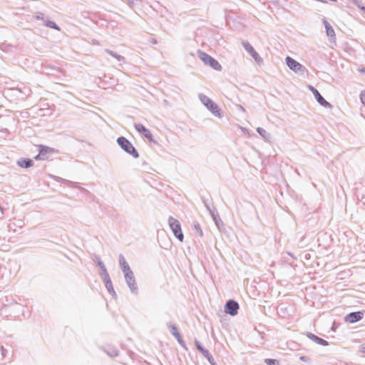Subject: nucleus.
<instances>
[{
    "mask_svg": "<svg viewBox=\"0 0 365 365\" xmlns=\"http://www.w3.org/2000/svg\"><path fill=\"white\" fill-rule=\"evenodd\" d=\"M198 56L200 59L205 64L212 67L213 69L216 71H221L222 66L219 63V62L215 60L214 58L208 55L207 53L198 51Z\"/></svg>",
    "mask_w": 365,
    "mask_h": 365,
    "instance_id": "obj_1",
    "label": "nucleus"
},
{
    "mask_svg": "<svg viewBox=\"0 0 365 365\" xmlns=\"http://www.w3.org/2000/svg\"><path fill=\"white\" fill-rule=\"evenodd\" d=\"M168 223L175 236L179 240L180 242H182L184 240V235L182 232L180 222L174 217H169Z\"/></svg>",
    "mask_w": 365,
    "mask_h": 365,
    "instance_id": "obj_2",
    "label": "nucleus"
},
{
    "mask_svg": "<svg viewBox=\"0 0 365 365\" xmlns=\"http://www.w3.org/2000/svg\"><path fill=\"white\" fill-rule=\"evenodd\" d=\"M202 103L216 116L221 117L220 109L218 106L206 96H201Z\"/></svg>",
    "mask_w": 365,
    "mask_h": 365,
    "instance_id": "obj_3",
    "label": "nucleus"
},
{
    "mask_svg": "<svg viewBox=\"0 0 365 365\" xmlns=\"http://www.w3.org/2000/svg\"><path fill=\"white\" fill-rule=\"evenodd\" d=\"M118 143L120 146L127 153L132 155L135 158L138 157V153L135 149L131 143H130L125 138L120 137L118 139Z\"/></svg>",
    "mask_w": 365,
    "mask_h": 365,
    "instance_id": "obj_4",
    "label": "nucleus"
},
{
    "mask_svg": "<svg viewBox=\"0 0 365 365\" xmlns=\"http://www.w3.org/2000/svg\"><path fill=\"white\" fill-rule=\"evenodd\" d=\"M39 153L34 158L36 160H45L48 158V157L53 154L57 152L56 150H55L53 148H50L48 146H45L43 145H40L38 146Z\"/></svg>",
    "mask_w": 365,
    "mask_h": 365,
    "instance_id": "obj_5",
    "label": "nucleus"
},
{
    "mask_svg": "<svg viewBox=\"0 0 365 365\" xmlns=\"http://www.w3.org/2000/svg\"><path fill=\"white\" fill-rule=\"evenodd\" d=\"M239 309V304L234 300H229L225 306V312L231 315L235 316Z\"/></svg>",
    "mask_w": 365,
    "mask_h": 365,
    "instance_id": "obj_6",
    "label": "nucleus"
},
{
    "mask_svg": "<svg viewBox=\"0 0 365 365\" xmlns=\"http://www.w3.org/2000/svg\"><path fill=\"white\" fill-rule=\"evenodd\" d=\"M309 89L312 92L317 102L325 108H330L331 104L328 103L319 93V91L312 86H308Z\"/></svg>",
    "mask_w": 365,
    "mask_h": 365,
    "instance_id": "obj_7",
    "label": "nucleus"
},
{
    "mask_svg": "<svg viewBox=\"0 0 365 365\" xmlns=\"http://www.w3.org/2000/svg\"><path fill=\"white\" fill-rule=\"evenodd\" d=\"M285 60L288 67L294 72H298L302 70L303 66L292 58L287 56Z\"/></svg>",
    "mask_w": 365,
    "mask_h": 365,
    "instance_id": "obj_8",
    "label": "nucleus"
},
{
    "mask_svg": "<svg viewBox=\"0 0 365 365\" xmlns=\"http://www.w3.org/2000/svg\"><path fill=\"white\" fill-rule=\"evenodd\" d=\"M135 128L137 130L138 132L140 133H142L144 135V136L150 142L154 141V138L151 132L147 129L142 124H135Z\"/></svg>",
    "mask_w": 365,
    "mask_h": 365,
    "instance_id": "obj_9",
    "label": "nucleus"
},
{
    "mask_svg": "<svg viewBox=\"0 0 365 365\" xmlns=\"http://www.w3.org/2000/svg\"><path fill=\"white\" fill-rule=\"evenodd\" d=\"M363 317V313L361 312H352L349 314L345 317V322L353 324L359 320H361Z\"/></svg>",
    "mask_w": 365,
    "mask_h": 365,
    "instance_id": "obj_10",
    "label": "nucleus"
},
{
    "mask_svg": "<svg viewBox=\"0 0 365 365\" xmlns=\"http://www.w3.org/2000/svg\"><path fill=\"white\" fill-rule=\"evenodd\" d=\"M126 282L130 287V289L132 290V292H136L138 289L137 283L135 280V277L133 276V273L125 276Z\"/></svg>",
    "mask_w": 365,
    "mask_h": 365,
    "instance_id": "obj_11",
    "label": "nucleus"
},
{
    "mask_svg": "<svg viewBox=\"0 0 365 365\" xmlns=\"http://www.w3.org/2000/svg\"><path fill=\"white\" fill-rule=\"evenodd\" d=\"M323 23H324L325 29H326L327 35L329 37L334 38L335 36V32H334V30L333 29V28L331 27V26L325 19L323 20Z\"/></svg>",
    "mask_w": 365,
    "mask_h": 365,
    "instance_id": "obj_12",
    "label": "nucleus"
},
{
    "mask_svg": "<svg viewBox=\"0 0 365 365\" xmlns=\"http://www.w3.org/2000/svg\"><path fill=\"white\" fill-rule=\"evenodd\" d=\"M245 49L252 55V56L255 58L256 61H259L260 58L258 55V53L255 51L254 48L250 46L249 43L246 44L245 46Z\"/></svg>",
    "mask_w": 365,
    "mask_h": 365,
    "instance_id": "obj_13",
    "label": "nucleus"
},
{
    "mask_svg": "<svg viewBox=\"0 0 365 365\" xmlns=\"http://www.w3.org/2000/svg\"><path fill=\"white\" fill-rule=\"evenodd\" d=\"M170 330L172 333V334L177 339V340L179 341V343L182 344V340L180 336V334L178 329V328L175 325H170Z\"/></svg>",
    "mask_w": 365,
    "mask_h": 365,
    "instance_id": "obj_14",
    "label": "nucleus"
},
{
    "mask_svg": "<svg viewBox=\"0 0 365 365\" xmlns=\"http://www.w3.org/2000/svg\"><path fill=\"white\" fill-rule=\"evenodd\" d=\"M17 164L21 168H28L33 166V161L31 159L25 158L18 161Z\"/></svg>",
    "mask_w": 365,
    "mask_h": 365,
    "instance_id": "obj_15",
    "label": "nucleus"
},
{
    "mask_svg": "<svg viewBox=\"0 0 365 365\" xmlns=\"http://www.w3.org/2000/svg\"><path fill=\"white\" fill-rule=\"evenodd\" d=\"M120 264H121L122 269H123V273H124L125 276L130 274L133 273V272L131 271L129 265L125 261V259L121 260L120 261Z\"/></svg>",
    "mask_w": 365,
    "mask_h": 365,
    "instance_id": "obj_16",
    "label": "nucleus"
},
{
    "mask_svg": "<svg viewBox=\"0 0 365 365\" xmlns=\"http://www.w3.org/2000/svg\"><path fill=\"white\" fill-rule=\"evenodd\" d=\"M196 346L197 348V349L201 351V353L206 357L208 359L209 361H210V359L212 358V356L210 355V354L209 353V351L206 349H205L199 342H196Z\"/></svg>",
    "mask_w": 365,
    "mask_h": 365,
    "instance_id": "obj_17",
    "label": "nucleus"
},
{
    "mask_svg": "<svg viewBox=\"0 0 365 365\" xmlns=\"http://www.w3.org/2000/svg\"><path fill=\"white\" fill-rule=\"evenodd\" d=\"M312 339H313L315 341H317L318 344H319L321 345L327 346L328 344L327 341H325L323 339L319 338L317 336L312 335Z\"/></svg>",
    "mask_w": 365,
    "mask_h": 365,
    "instance_id": "obj_18",
    "label": "nucleus"
},
{
    "mask_svg": "<svg viewBox=\"0 0 365 365\" xmlns=\"http://www.w3.org/2000/svg\"><path fill=\"white\" fill-rule=\"evenodd\" d=\"M265 363L267 365H276L277 364V361L276 359H265Z\"/></svg>",
    "mask_w": 365,
    "mask_h": 365,
    "instance_id": "obj_19",
    "label": "nucleus"
},
{
    "mask_svg": "<svg viewBox=\"0 0 365 365\" xmlns=\"http://www.w3.org/2000/svg\"><path fill=\"white\" fill-rule=\"evenodd\" d=\"M105 280H106V287H109L112 286L111 281H110V278H109V277H108V275L107 274L106 275Z\"/></svg>",
    "mask_w": 365,
    "mask_h": 365,
    "instance_id": "obj_20",
    "label": "nucleus"
},
{
    "mask_svg": "<svg viewBox=\"0 0 365 365\" xmlns=\"http://www.w3.org/2000/svg\"><path fill=\"white\" fill-rule=\"evenodd\" d=\"M360 99L361 103L365 106V90L361 93Z\"/></svg>",
    "mask_w": 365,
    "mask_h": 365,
    "instance_id": "obj_21",
    "label": "nucleus"
},
{
    "mask_svg": "<svg viewBox=\"0 0 365 365\" xmlns=\"http://www.w3.org/2000/svg\"><path fill=\"white\" fill-rule=\"evenodd\" d=\"M317 1H320L322 3H324V4H327L329 1H331V2H336V0H317Z\"/></svg>",
    "mask_w": 365,
    "mask_h": 365,
    "instance_id": "obj_22",
    "label": "nucleus"
},
{
    "mask_svg": "<svg viewBox=\"0 0 365 365\" xmlns=\"http://www.w3.org/2000/svg\"><path fill=\"white\" fill-rule=\"evenodd\" d=\"M98 266L106 271L105 266L103 262H98Z\"/></svg>",
    "mask_w": 365,
    "mask_h": 365,
    "instance_id": "obj_23",
    "label": "nucleus"
},
{
    "mask_svg": "<svg viewBox=\"0 0 365 365\" xmlns=\"http://www.w3.org/2000/svg\"><path fill=\"white\" fill-rule=\"evenodd\" d=\"M358 71H359V72H360L361 73H362V74H364V75H365V68H359Z\"/></svg>",
    "mask_w": 365,
    "mask_h": 365,
    "instance_id": "obj_24",
    "label": "nucleus"
},
{
    "mask_svg": "<svg viewBox=\"0 0 365 365\" xmlns=\"http://www.w3.org/2000/svg\"><path fill=\"white\" fill-rule=\"evenodd\" d=\"M361 352L365 353V345L361 346Z\"/></svg>",
    "mask_w": 365,
    "mask_h": 365,
    "instance_id": "obj_25",
    "label": "nucleus"
},
{
    "mask_svg": "<svg viewBox=\"0 0 365 365\" xmlns=\"http://www.w3.org/2000/svg\"><path fill=\"white\" fill-rule=\"evenodd\" d=\"M261 130L260 128H258V129H257V131H258L259 133H262V130Z\"/></svg>",
    "mask_w": 365,
    "mask_h": 365,
    "instance_id": "obj_26",
    "label": "nucleus"
},
{
    "mask_svg": "<svg viewBox=\"0 0 365 365\" xmlns=\"http://www.w3.org/2000/svg\"><path fill=\"white\" fill-rule=\"evenodd\" d=\"M261 130L260 128H258V129H257V131H258L259 133H262V130Z\"/></svg>",
    "mask_w": 365,
    "mask_h": 365,
    "instance_id": "obj_27",
    "label": "nucleus"
}]
</instances>
